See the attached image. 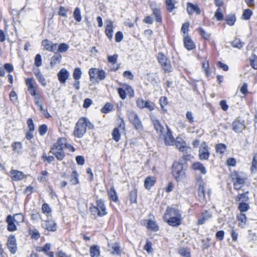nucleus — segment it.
I'll list each match as a JSON object with an SVG mask.
<instances>
[{
	"label": "nucleus",
	"instance_id": "obj_1",
	"mask_svg": "<svg viewBox=\"0 0 257 257\" xmlns=\"http://www.w3.org/2000/svg\"><path fill=\"white\" fill-rule=\"evenodd\" d=\"M157 60L165 73L173 71V68L169 59L162 52H159L157 56Z\"/></svg>",
	"mask_w": 257,
	"mask_h": 257
},
{
	"label": "nucleus",
	"instance_id": "obj_2",
	"mask_svg": "<svg viewBox=\"0 0 257 257\" xmlns=\"http://www.w3.org/2000/svg\"><path fill=\"white\" fill-rule=\"evenodd\" d=\"M172 174L178 182L185 179V170L183 169V163L174 162L172 165Z\"/></svg>",
	"mask_w": 257,
	"mask_h": 257
},
{
	"label": "nucleus",
	"instance_id": "obj_3",
	"mask_svg": "<svg viewBox=\"0 0 257 257\" xmlns=\"http://www.w3.org/2000/svg\"><path fill=\"white\" fill-rule=\"evenodd\" d=\"M127 114L130 122L134 126L135 129L139 132H142L143 125L137 113L133 111H129Z\"/></svg>",
	"mask_w": 257,
	"mask_h": 257
},
{
	"label": "nucleus",
	"instance_id": "obj_4",
	"mask_svg": "<svg viewBox=\"0 0 257 257\" xmlns=\"http://www.w3.org/2000/svg\"><path fill=\"white\" fill-rule=\"evenodd\" d=\"M89 75L90 80L95 82L97 81V79L103 80L106 76V73L105 71L96 68H90L89 70Z\"/></svg>",
	"mask_w": 257,
	"mask_h": 257
},
{
	"label": "nucleus",
	"instance_id": "obj_5",
	"mask_svg": "<svg viewBox=\"0 0 257 257\" xmlns=\"http://www.w3.org/2000/svg\"><path fill=\"white\" fill-rule=\"evenodd\" d=\"M231 177L233 184L234 188L235 190H239L244 184L245 178L237 172H233L231 175Z\"/></svg>",
	"mask_w": 257,
	"mask_h": 257
},
{
	"label": "nucleus",
	"instance_id": "obj_6",
	"mask_svg": "<svg viewBox=\"0 0 257 257\" xmlns=\"http://www.w3.org/2000/svg\"><path fill=\"white\" fill-rule=\"evenodd\" d=\"M86 129L84 124V121L80 118L76 124L73 131L75 137L81 138L86 133Z\"/></svg>",
	"mask_w": 257,
	"mask_h": 257
},
{
	"label": "nucleus",
	"instance_id": "obj_7",
	"mask_svg": "<svg viewBox=\"0 0 257 257\" xmlns=\"http://www.w3.org/2000/svg\"><path fill=\"white\" fill-rule=\"evenodd\" d=\"M167 132L163 133L159 136L160 138H163L165 144L167 146H172L174 144L175 139L173 136L172 132L170 128L166 125Z\"/></svg>",
	"mask_w": 257,
	"mask_h": 257
},
{
	"label": "nucleus",
	"instance_id": "obj_8",
	"mask_svg": "<svg viewBox=\"0 0 257 257\" xmlns=\"http://www.w3.org/2000/svg\"><path fill=\"white\" fill-rule=\"evenodd\" d=\"M209 148L205 142H203L199 149V158L201 160H208L210 156Z\"/></svg>",
	"mask_w": 257,
	"mask_h": 257
},
{
	"label": "nucleus",
	"instance_id": "obj_9",
	"mask_svg": "<svg viewBox=\"0 0 257 257\" xmlns=\"http://www.w3.org/2000/svg\"><path fill=\"white\" fill-rule=\"evenodd\" d=\"M137 106L140 109L144 108H148L150 111L154 109L155 107L154 103L149 100H144L142 98H139L136 100Z\"/></svg>",
	"mask_w": 257,
	"mask_h": 257
},
{
	"label": "nucleus",
	"instance_id": "obj_10",
	"mask_svg": "<svg viewBox=\"0 0 257 257\" xmlns=\"http://www.w3.org/2000/svg\"><path fill=\"white\" fill-rule=\"evenodd\" d=\"M7 245L11 253L15 254L16 252L17 247L16 238L15 235H11L8 237Z\"/></svg>",
	"mask_w": 257,
	"mask_h": 257
},
{
	"label": "nucleus",
	"instance_id": "obj_11",
	"mask_svg": "<svg viewBox=\"0 0 257 257\" xmlns=\"http://www.w3.org/2000/svg\"><path fill=\"white\" fill-rule=\"evenodd\" d=\"M41 225L48 231H55L57 229V224L53 220L48 219L42 221Z\"/></svg>",
	"mask_w": 257,
	"mask_h": 257
},
{
	"label": "nucleus",
	"instance_id": "obj_12",
	"mask_svg": "<svg viewBox=\"0 0 257 257\" xmlns=\"http://www.w3.org/2000/svg\"><path fill=\"white\" fill-rule=\"evenodd\" d=\"M66 144V139L63 138H60L58 139L57 142L54 143L51 151H64L63 149Z\"/></svg>",
	"mask_w": 257,
	"mask_h": 257
},
{
	"label": "nucleus",
	"instance_id": "obj_13",
	"mask_svg": "<svg viewBox=\"0 0 257 257\" xmlns=\"http://www.w3.org/2000/svg\"><path fill=\"white\" fill-rule=\"evenodd\" d=\"M69 76V71L65 68L61 69L57 74L58 79L61 84L65 83Z\"/></svg>",
	"mask_w": 257,
	"mask_h": 257
},
{
	"label": "nucleus",
	"instance_id": "obj_14",
	"mask_svg": "<svg viewBox=\"0 0 257 257\" xmlns=\"http://www.w3.org/2000/svg\"><path fill=\"white\" fill-rule=\"evenodd\" d=\"M180 216H181V214L178 209L168 207L164 214V218L180 217Z\"/></svg>",
	"mask_w": 257,
	"mask_h": 257
},
{
	"label": "nucleus",
	"instance_id": "obj_15",
	"mask_svg": "<svg viewBox=\"0 0 257 257\" xmlns=\"http://www.w3.org/2000/svg\"><path fill=\"white\" fill-rule=\"evenodd\" d=\"M95 207L98 210V216H103L107 214L106 207L103 201L101 199H98L96 201Z\"/></svg>",
	"mask_w": 257,
	"mask_h": 257
},
{
	"label": "nucleus",
	"instance_id": "obj_16",
	"mask_svg": "<svg viewBox=\"0 0 257 257\" xmlns=\"http://www.w3.org/2000/svg\"><path fill=\"white\" fill-rule=\"evenodd\" d=\"M41 44L45 49L49 51L55 52L57 50V44H53L47 39L43 40Z\"/></svg>",
	"mask_w": 257,
	"mask_h": 257
},
{
	"label": "nucleus",
	"instance_id": "obj_17",
	"mask_svg": "<svg viewBox=\"0 0 257 257\" xmlns=\"http://www.w3.org/2000/svg\"><path fill=\"white\" fill-rule=\"evenodd\" d=\"M174 144L177 149L182 152L185 151L187 152L188 150H191V148L187 146L186 143L182 139H179L177 138L176 139V141L175 142Z\"/></svg>",
	"mask_w": 257,
	"mask_h": 257
},
{
	"label": "nucleus",
	"instance_id": "obj_18",
	"mask_svg": "<svg viewBox=\"0 0 257 257\" xmlns=\"http://www.w3.org/2000/svg\"><path fill=\"white\" fill-rule=\"evenodd\" d=\"M232 130L235 133H240L245 127L244 121H241L239 119H235L232 122Z\"/></svg>",
	"mask_w": 257,
	"mask_h": 257
},
{
	"label": "nucleus",
	"instance_id": "obj_19",
	"mask_svg": "<svg viewBox=\"0 0 257 257\" xmlns=\"http://www.w3.org/2000/svg\"><path fill=\"white\" fill-rule=\"evenodd\" d=\"M151 120L154 125V127L156 131L157 134H159V136L161 134H163V133L164 131V128L161 124L160 121L156 117L152 118Z\"/></svg>",
	"mask_w": 257,
	"mask_h": 257
},
{
	"label": "nucleus",
	"instance_id": "obj_20",
	"mask_svg": "<svg viewBox=\"0 0 257 257\" xmlns=\"http://www.w3.org/2000/svg\"><path fill=\"white\" fill-rule=\"evenodd\" d=\"M26 84L28 87V90L31 95H35L37 88L34 85L33 78H27L26 80Z\"/></svg>",
	"mask_w": 257,
	"mask_h": 257
},
{
	"label": "nucleus",
	"instance_id": "obj_21",
	"mask_svg": "<svg viewBox=\"0 0 257 257\" xmlns=\"http://www.w3.org/2000/svg\"><path fill=\"white\" fill-rule=\"evenodd\" d=\"M183 42L185 48L188 50H192L195 48L194 43L188 35L184 37Z\"/></svg>",
	"mask_w": 257,
	"mask_h": 257
},
{
	"label": "nucleus",
	"instance_id": "obj_22",
	"mask_svg": "<svg viewBox=\"0 0 257 257\" xmlns=\"http://www.w3.org/2000/svg\"><path fill=\"white\" fill-rule=\"evenodd\" d=\"M166 222L169 225L172 226H177L181 224L182 217L181 216L180 217H169L168 218H164Z\"/></svg>",
	"mask_w": 257,
	"mask_h": 257
},
{
	"label": "nucleus",
	"instance_id": "obj_23",
	"mask_svg": "<svg viewBox=\"0 0 257 257\" xmlns=\"http://www.w3.org/2000/svg\"><path fill=\"white\" fill-rule=\"evenodd\" d=\"M187 11L189 15H192L195 13L197 15L200 14L201 11L197 5H193L190 3L187 4Z\"/></svg>",
	"mask_w": 257,
	"mask_h": 257
},
{
	"label": "nucleus",
	"instance_id": "obj_24",
	"mask_svg": "<svg viewBox=\"0 0 257 257\" xmlns=\"http://www.w3.org/2000/svg\"><path fill=\"white\" fill-rule=\"evenodd\" d=\"M10 173L11 175L12 179L14 181H18L24 178V174L20 171L16 170H12Z\"/></svg>",
	"mask_w": 257,
	"mask_h": 257
},
{
	"label": "nucleus",
	"instance_id": "obj_25",
	"mask_svg": "<svg viewBox=\"0 0 257 257\" xmlns=\"http://www.w3.org/2000/svg\"><path fill=\"white\" fill-rule=\"evenodd\" d=\"M156 180L155 177L148 176L144 182V186L147 189H150L155 184Z\"/></svg>",
	"mask_w": 257,
	"mask_h": 257
},
{
	"label": "nucleus",
	"instance_id": "obj_26",
	"mask_svg": "<svg viewBox=\"0 0 257 257\" xmlns=\"http://www.w3.org/2000/svg\"><path fill=\"white\" fill-rule=\"evenodd\" d=\"M212 217L211 213L208 211H205L204 212L202 213L201 217L198 220L197 224L198 225L203 224L207 220H208L209 218Z\"/></svg>",
	"mask_w": 257,
	"mask_h": 257
},
{
	"label": "nucleus",
	"instance_id": "obj_27",
	"mask_svg": "<svg viewBox=\"0 0 257 257\" xmlns=\"http://www.w3.org/2000/svg\"><path fill=\"white\" fill-rule=\"evenodd\" d=\"M6 222L8 223L7 229L9 231H14L17 230V227L15 224V221L12 219V216L9 215L6 219Z\"/></svg>",
	"mask_w": 257,
	"mask_h": 257
},
{
	"label": "nucleus",
	"instance_id": "obj_28",
	"mask_svg": "<svg viewBox=\"0 0 257 257\" xmlns=\"http://www.w3.org/2000/svg\"><path fill=\"white\" fill-rule=\"evenodd\" d=\"M192 168L194 171H199L202 174H206L207 170L200 162H196L192 164Z\"/></svg>",
	"mask_w": 257,
	"mask_h": 257
},
{
	"label": "nucleus",
	"instance_id": "obj_29",
	"mask_svg": "<svg viewBox=\"0 0 257 257\" xmlns=\"http://www.w3.org/2000/svg\"><path fill=\"white\" fill-rule=\"evenodd\" d=\"M35 75L42 85L43 86H46L47 85L46 81L39 69H37L36 70L35 72Z\"/></svg>",
	"mask_w": 257,
	"mask_h": 257
},
{
	"label": "nucleus",
	"instance_id": "obj_30",
	"mask_svg": "<svg viewBox=\"0 0 257 257\" xmlns=\"http://www.w3.org/2000/svg\"><path fill=\"white\" fill-rule=\"evenodd\" d=\"M249 192L246 191L245 193L239 194L235 197V201L240 202H246L249 200L248 196Z\"/></svg>",
	"mask_w": 257,
	"mask_h": 257
},
{
	"label": "nucleus",
	"instance_id": "obj_31",
	"mask_svg": "<svg viewBox=\"0 0 257 257\" xmlns=\"http://www.w3.org/2000/svg\"><path fill=\"white\" fill-rule=\"evenodd\" d=\"M62 59V56L57 52H55L54 55L51 58L50 65L54 66L56 63H59Z\"/></svg>",
	"mask_w": 257,
	"mask_h": 257
},
{
	"label": "nucleus",
	"instance_id": "obj_32",
	"mask_svg": "<svg viewBox=\"0 0 257 257\" xmlns=\"http://www.w3.org/2000/svg\"><path fill=\"white\" fill-rule=\"evenodd\" d=\"M105 32L106 35L110 40L112 37L113 33V24L111 21L107 22Z\"/></svg>",
	"mask_w": 257,
	"mask_h": 257
},
{
	"label": "nucleus",
	"instance_id": "obj_33",
	"mask_svg": "<svg viewBox=\"0 0 257 257\" xmlns=\"http://www.w3.org/2000/svg\"><path fill=\"white\" fill-rule=\"evenodd\" d=\"M153 14L155 16L157 22L161 24L162 23V16L160 10L159 8H152Z\"/></svg>",
	"mask_w": 257,
	"mask_h": 257
},
{
	"label": "nucleus",
	"instance_id": "obj_34",
	"mask_svg": "<svg viewBox=\"0 0 257 257\" xmlns=\"http://www.w3.org/2000/svg\"><path fill=\"white\" fill-rule=\"evenodd\" d=\"M108 195L109 199L114 202H117L118 201V197L117 195L116 192L114 187H111L108 193Z\"/></svg>",
	"mask_w": 257,
	"mask_h": 257
},
{
	"label": "nucleus",
	"instance_id": "obj_35",
	"mask_svg": "<svg viewBox=\"0 0 257 257\" xmlns=\"http://www.w3.org/2000/svg\"><path fill=\"white\" fill-rule=\"evenodd\" d=\"M90 254L91 257H99L100 255V249L97 245H93L90 247Z\"/></svg>",
	"mask_w": 257,
	"mask_h": 257
},
{
	"label": "nucleus",
	"instance_id": "obj_36",
	"mask_svg": "<svg viewBox=\"0 0 257 257\" xmlns=\"http://www.w3.org/2000/svg\"><path fill=\"white\" fill-rule=\"evenodd\" d=\"M78 177V174L76 171H73L70 177V183L71 185H75L79 183Z\"/></svg>",
	"mask_w": 257,
	"mask_h": 257
},
{
	"label": "nucleus",
	"instance_id": "obj_37",
	"mask_svg": "<svg viewBox=\"0 0 257 257\" xmlns=\"http://www.w3.org/2000/svg\"><path fill=\"white\" fill-rule=\"evenodd\" d=\"M178 253L184 257H191L190 249L187 247H180Z\"/></svg>",
	"mask_w": 257,
	"mask_h": 257
},
{
	"label": "nucleus",
	"instance_id": "obj_38",
	"mask_svg": "<svg viewBox=\"0 0 257 257\" xmlns=\"http://www.w3.org/2000/svg\"><path fill=\"white\" fill-rule=\"evenodd\" d=\"M50 153L53 154L59 161H62L65 156L64 151H50Z\"/></svg>",
	"mask_w": 257,
	"mask_h": 257
},
{
	"label": "nucleus",
	"instance_id": "obj_39",
	"mask_svg": "<svg viewBox=\"0 0 257 257\" xmlns=\"http://www.w3.org/2000/svg\"><path fill=\"white\" fill-rule=\"evenodd\" d=\"M42 210L43 212L45 214L47 217L51 215L52 209L48 204L45 203L42 205Z\"/></svg>",
	"mask_w": 257,
	"mask_h": 257
},
{
	"label": "nucleus",
	"instance_id": "obj_40",
	"mask_svg": "<svg viewBox=\"0 0 257 257\" xmlns=\"http://www.w3.org/2000/svg\"><path fill=\"white\" fill-rule=\"evenodd\" d=\"M73 17L75 21L78 22L81 21V10L79 8L76 7L73 12Z\"/></svg>",
	"mask_w": 257,
	"mask_h": 257
},
{
	"label": "nucleus",
	"instance_id": "obj_41",
	"mask_svg": "<svg viewBox=\"0 0 257 257\" xmlns=\"http://www.w3.org/2000/svg\"><path fill=\"white\" fill-rule=\"evenodd\" d=\"M113 109V106L111 103L107 102L105 105L101 108V112L103 113H107L112 111Z\"/></svg>",
	"mask_w": 257,
	"mask_h": 257
},
{
	"label": "nucleus",
	"instance_id": "obj_42",
	"mask_svg": "<svg viewBox=\"0 0 257 257\" xmlns=\"http://www.w3.org/2000/svg\"><path fill=\"white\" fill-rule=\"evenodd\" d=\"M12 219L18 224L24 221V216L22 213H18L12 216Z\"/></svg>",
	"mask_w": 257,
	"mask_h": 257
},
{
	"label": "nucleus",
	"instance_id": "obj_43",
	"mask_svg": "<svg viewBox=\"0 0 257 257\" xmlns=\"http://www.w3.org/2000/svg\"><path fill=\"white\" fill-rule=\"evenodd\" d=\"M225 20L227 24L229 26H233L236 21V18L234 15H227Z\"/></svg>",
	"mask_w": 257,
	"mask_h": 257
},
{
	"label": "nucleus",
	"instance_id": "obj_44",
	"mask_svg": "<svg viewBox=\"0 0 257 257\" xmlns=\"http://www.w3.org/2000/svg\"><path fill=\"white\" fill-rule=\"evenodd\" d=\"M215 150L216 153L222 154L226 150V146L224 144H217L215 146Z\"/></svg>",
	"mask_w": 257,
	"mask_h": 257
},
{
	"label": "nucleus",
	"instance_id": "obj_45",
	"mask_svg": "<svg viewBox=\"0 0 257 257\" xmlns=\"http://www.w3.org/2000/svg\"><path fill=\"white\" fill-rule=\"evenodd\" d=\"M147 227L153 231H158L159 230L158 226L155 221L149 220L148 222Z\"/></svg>",
	"mask_w": 257,
	"mask_h": 257
},
{
	"label": "nucleus",
	"instance_id": "obj_46",
	"mask_svg": "<svg viewBox=\"0 0 257 257\" xmlns=\"http://www.w3.org/2000/svg\"><path fill=\"white\" fill-rule=\"evenodd\" d=\"M244 43L241 42L240 40L237 38H235L232 42L231 45L234 48L240 49L243 45Z\"/></svg>",
	"mask_w": 257,
	"mask_h": 257
},
{
	"label": "nucleus",
	"instance_id": "obj_47",
	"mask_svg": "<svg viewBox=\"0 0 257 257\" xmlns=\"http://www.w3.org/2000/svg\"><path fill=\"white\" fill-rule=\"evenodd\" d=\"M238 209L241 212H245L249 209V206L246 202H240Z\"/></svg>",
	"mask_w": 257,
	"mask_h": 257
},
{
	"label": "nucleus",
	"instance_id": "obj_48",
	"mask_svg": "<svg viewBox=\"0 0 257 257\" xmlns=\"http://www.w3.org/2000/svg\"><path fill=\"white\" fill-rule=\"evenodd\" d=\"M159 102L162 109L164 112H166L167 110L164 107L168 104L167 98L166 96H161L160 98Z\"/></svg>",
	"mask_w": 257,
	"mask_h": 257
},
{
	"label": "nucleus",
	"instance_id": "obj_49",
	"mask_svg": "<svg viewBox=\"0 0 257 257\" xmlns=\"http://www.w3.org/2000/svg\"><path fill=\"white\" fill-rule=\"evenodd\" d=\"M81 75L82 71L80 68L77 67L74 69L73 73V77L75 80H79L81 78Z\"/></svg>",
	"mask_w": 257,
	"mask_h": 257
},
{
	"label": "nucleus",
	"instance_id": "obj_50",
	"mask_svg": "<svg viewBox=\"0 0 257 257\" xmlns=\"http://www.w3.org/2000/svg\"><path fill=\"white\" fill-rule=\"evenodd\" d=\"M130 200L131 203H136L137 199V190H133L130 192Z\"/></svg>",
	"mask_w": 257,
	"mask_h": 257
},
{
	"label": "nucleus",
	"instance_id": "obj_51",
	"mask_svg": "<svg viewBox=\"0 0 257 257\" xmlns=\"http://www.w3.org/2000/svg\"><path fill=\"white\" fill-rule=\"evenodd\" d=\"M69 46L68 44L66 43H61L58 47H57L58 48V51L59 53H64L66 52L69 49Z\"/></svg>",
	"mask_w": 257,
	"mask_h": 257
},
{
	"label": "nucleus",
	"instance_id": "obj_52",
	"mask_svg": "<svg viewBox=\"0 0 257 257\" xmlns=\"http://www.w3.org/2000/svg\"><path fill=\"white\" fill-rule=\"evenodd\" d=\"M166 4L167 7V9L169 12H172L173 10L175 8V1L173 0H166Z\"/></svg>",
	"mask_w": 257,
	"mask_h": 257
},
{
	"label": "nucleus",
	"instance_id": "obj_53",
	"mask_svg": "<svg viewBox=\"0 0 257 257\" xmlns=\"http://www.w3.org/2000/svg\"><path fill=\"white\" fill-rule=\"evenodd\" d=\"M13 149L17 153L21 152L22 149V144L21 142H18L13 143L12 145Z\"/></svg>",
	"mask_w": 257,
	"mask_h": 257
},
{
	"label": "nucleus",
	"instance_id": "obj_54",
	"mask_svg": "<svg viewBox=\"0 0 257 257\" xmlns=\"http://www.w3.org/2000/svg\"><path fill=\"white\" fill-rule=\"evenodd\" d=\"M112 139L116 142L120 140V135L117 128H114L112 133Z\"/></svg>",
	"mask_w": 257,
	"mask_h": 257
},
{
	"label": "nucleus",
	"instance_id": "obj_55",
	"mask_svg": "<svg viewBox=\"0 0 257 257\" xmlns=\"http://www.w3.org/2000/svg\"><path fill=\"white\" fill-rule=\"evenodd\" d=\"M198 196L200 201H204L205 200V190L204 186L198 187Z\"/></svg>",
	"mask_w": 257,
	"mask_h": 257
},
{
	"label": "nucleus",
	"instance_id": "obj_56",
	"mask_svg": "<svg viewBox=\"0 0 257 257\" xmlns=\"http://www.w3.org/2000/svg\"><path fill=\"white\" fill-rule=\"evenodd\" d=\"M198 31L200 35L205 40H209L210 37V34L207 32H206L203 28H199L198 29Z\"/></svg>",
	"mask_w": 257,
	"mask_h": 257
},
{
	"label": "nucleus",
	"instance_id": "obj_57",
	"mask_svg": "<svg viewBox=\"0 0 257 257\" xmlns=\"http://www.w3.org/2000/svg\"><path fill=\"white\" fill-rule=\"evenodd\" d=\"M214 17L216 19V20L218 21H222L223 19V15L221 12V8H218L217 10L216 11Z\"/></svg>",
	"mask_w": 257,
	"mask_h": 257
},
{
	"label": "nucleus",
	"instance_id": "obj_58",
	"mask_svg": "<svg viewBox=\"0 0 257 257\" xmlns=\"http://www.w3.org/2000/svg\"><path fill=\"white\" fill-rule=\"evenodd\" d=\"M48 175V172L45 170L41 173L40 176L38 177V180L41 182H44L47 181L46 177Z\"/></svg>",
	"mask_w": 257,
	"mask_h": 257
},
{
	"label": "nucleus",
	"instance_id": "obj_59",
	"mask_svg": "<svg viewBox=\"0 0 257 257\" xmlns=\"http://www.w3.org/2000/svg\"><path fill=\"white\" fill-rule=\"evenodd\" d=\"M112 251H111V253L113 255H120V249L119 248V245L115 243L113 244L112 246Z\"/></svg>",
	"mask_w": 257,
	"mask_h": 257
},
{
	"label": "nucleus",
	"instance_id": "obj_60",
	"mask_svg": "<svg viewBox=\"0 0 257 257\" xmlns=\"http://www.w3.org/2000/svg\"><path fill=\"white\" fill-rule=\"evenodd\" d=\"M9 96L11 101L13 103H16L17 102L18 96L17 93L14 90H12L10 92Z\"/></svg>",
	"mask_w": 257,
	"mask_h": 257
},
{
	"label": "nucleus",
	"instance_id": "obj_61",
	"mask_svg": "<svg viewBox=\"0 0 257 257\" xmlns=\"http://www.w3.org/2000/svg\"><path fill=\"white\" fill-rule=\"evenodd\" d=\"M252 15V11L249 9H246L243 11L242 18L244 20H248Z\"/></svg>",
	"mask_w": 257,
	"mask_h": 257
},
{
	"label": "nucleus",
	"instance_id": "obj_62",
	"mask_svg": "<svg viewBox=\"0 0 257 257\" xmlns=\"http://www.w3.org/2000/svg\"><path fill=\"white\" fill-rule=\"evenodd\" d=\"M34 64L37 67H39L42 65V63L41 55L40 54H38L36 55L35 57Z\"/></svg>",
	"mask_w": 257,
	"mask_h": 257
},
{
	"label": "nucleus",
	"instance_id": "obj_63",
	"mask_svg": "<svg viewBox=\"0 0 257 257\" xmlns=\"http://www.w3.org/2000/svg\"><path fill=\"white\" fill-rule=\"evenodd\" d=\"M82 120L84 121V124L85 127H87L88 129L92 130L94 128L93 124L87 118L82 117Z\"/></svg>",
	"mask_w": 257,
	"mask_h": 257
},
{
	"label": "nucleus",
	"instance_id": "obj_64",
	"mask_svg": "<svg viewBox=\"0 0 257 257\" xmlns=\"http://www.w3.org/2000/svg\"><path fill=\"white\" fill-rule=\"evenodd\" d=\"M250 65L254 69L257 70V57L254 55L250 59Z\"/></svg>",
	"mask_w": 257,
	"mask_h": 257
}]
</instances>
